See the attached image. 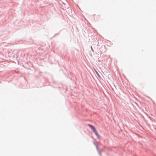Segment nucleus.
Segmentation results:
<instances>
[{"label":"nucleus","instance_id":"nucleus-2","mask_svg":"<svg viewBox=\"0 0 156 156\" xmlns=\"http://www.w3.org/2000/svg\"><path fill=\"white\" fill-rule=\"evenodd\" d=\"M94 70H95L96 73L97 74V75H98V76H99L100 75H99V74H98V72L95 69H94Z\"/></svg>","mask_w":156,"mask_h":156},{"label":"nucleus","instance_id":"nucleus-1","mask_svg":"<svg viewBox=\"0 0 156 156\" xmlns=\"http://www.w3.org/2000/svg\"><path fill=\"white\" fill-rule=\"evenodd\" d=\"M88 126L91 129L93 130V132L97 136V137L99 139L100 138V135L98 134V132L96 130V129L94 128V127L93 126L90 125V124H88Z\"/></svg>","mask_w":156,"mask_h":156},{"label":"nucleus","instance_id":"nucleus-3","mask_svg":"<svg viewBox=\"0 0 156 156\" xmlns=\"http://www.w3.org/2000/svg\"><path fill=\"white\" fill-rule=\"evenodd\" d=\"M153 104H154V105L155 106H156V105H155V103L153 101Z\"/></svg>","mask_w":156,"mask_h":156}]
</instances>
